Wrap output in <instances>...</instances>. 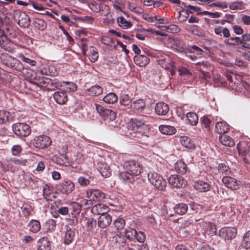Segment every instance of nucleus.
<instances>
[{
    "label": "nucleus",
    "instance_id": "f257e3e1",
    "mask_svg": "<svg viewBox=\"0 0 250 250\" xmlns=\"http://www.w3.org/2000/svg\"><path fill=\"white\" fill-rule=\"evenodd\" d=\"M131 131L130 132V137L137 141L139 139L148 137L149 128L144 121L135 119L131 122Z\"/></svg>",
    "mask_w": 250,
    "mask_h": 250
},
{
    "label": "nucleus",
    "instance_id": "f03ea898",
    "mask_svg": "<svg viewBox=\"0 0 250 250\" xmlns=\"http://www.w3.org/2000/svg\"><path fill=\"white\" fill-rule=\"evenodd\" d=\"M148 179L149 182L158 189L163 190L165 189L166 181L162 176L157 173H149Z\"/></svg>",
    "mask_w": 250,
    "mask_h": 250
},
{
    "label": "nucleus",
    "instance_id": "7ed1b4c3",
    "mask_svg": "<svg viewBox=\"0 0 250 250\" xmlns=\"http://www.w3.org/2000/svg\"><path fill=\"white\" fill-rule=\"evenodd\" d=\"M95 105L97 112L105 122V123H109L115 120L116 114L114 111L105 108L100 104H95Z\"/></svg>",
    "mask_w": 250,
    "mask_h": 250
},
{
    "label": "nucleus",
    "instance_id": "20e7f679",
    "mask_svg": "<svg viewBox=\"0 0 250 250\" xmlns=\"http://www.w3.org/2000/svg\"><path fill=\"white\" fill-rule=\"evenodd\" d=\"M12 127L14 133L20 137H26L31 133L30 126L25 123H15Z\"/></svg>",
    "mask_w": 250,
    "mask_h": 250
},
{
    "label": "nucleus",
    "instance_id": "39448f33",
    "mask_svg": "<svg viewBox=\"0 0 250 250\" xmlns=\"http://www.w3.org/2000/svg\"><path fill=\"white\" fill-rule=\"evenodd\" d=\"M123 166L124 170L130 172L134 177L139 175L142 172V167L135 160L125 161Z\"/></svg>",
    "mask_w": 250,
    "mask_h": 250
},
{
    "label": "nucleus",
    "instance_id": "423d86ee",
    "mask_svg": "<svg viewBox=\"0 0 250 250\" xmlns=\"http://www.w3.org/2000/svg\"><path fill=\"white\" fill-rule=\"evenodd\" d=\"M158 63L164 69L169 71L171 76L175 74V66L174 62L167 55L161 56L157 61Z\"/></svg>",
    "mask_w": 250,
    "mask_h": 250
},
{
    "label": "nucleus",
    "instance_id": "0eeeda50",
    "mask_svg": "<svg viewBox=\"0 0 250 250\" xmlns=\"http://www.w3.org/2000/svg\"><path fill=\"white\" fill-rule=\"evenodd\" d=\"M51 142V140L48 136L41 135L34 139L33 144L37 148L43 149L49 146Z\"/></svg>",
    "mask_w": 250,
    "mask_h": 250
},
{
    "label": "nucleus",
    "instance_id": "6e6552de",
    "mask_svg": "<svg viewBox=\"0 0 250 250\" xmlns=\"http://www.w3.org/2000/svg\"><path fill=\"white\" fill-rule=\"evenodd\" d=\"M168 183L173 187L177 188H184L187 182L183 177L178 175H172L168 178Z\"/></svg>",
    "mask_w": 250,
    "mask_h": 250
},
{
    "label": "nucleus",
    "instance_id": "1a4fd4ad",
    "mask_svg": "<svg viewBox=\"0 0 250 250\" xmlns=\"http://www.w3.org/2000/svg\"><path fill=\"white\" fill-rule=\"evenodd\" d=\"M130 107L132 109L134 112L141 114L144 116H147L145 110H149V109L146 108V104L143 100L139 99L135 101L131 104Z\"/></svg>",
    "mask_w": 250,
    "mask_h": 250
},
{
    "label": "nucleus",
    "instance_id": "9d476101",
    "mask_svg": "<svg viewBox=\"0 0 250 250\" xmlns=\"http://www.w3.org/2000/svg\"><path fill=\"white\" fill-rule=\"evenodd\" d=\"M86 197L95 201H101L105 198V194L96 189H88L86 191Z\"/></svg>",
    "mask_w": 250,
    "mask_h": 250
},
{
    "label": "nucleus",
    "instance_id": "9b49d317",
    "mask_svg": "<svg viewBox=\"0 0 250 250\" xmlns=\"http://www.w3.org/2000/svg\"><path fill=\"white\" fill-rule=\"evenodd\" d=\"M239 154L243 157L244 161L250 163V145L248 146L245 142L240 143L237 145Z\"/></svg>",
    "mask_w": 250,
    "mask_h": 250
},
{
    "label": "nucleus",
    "instance_id": "f8f14e48",
    "mask_svg": "<svg viewBox=\"0 0 250 250\" xmlns=\"http://www.w3.org/2000/svg\"><path fill=\"white\" fill-rule=\"evenodd\" d=\"M237 234L236 229L231 227H225L219 231V235L225 240H231Z\"/></svg>",
    "mask_w": 250,
    "mask_h": 250
},
{
    "label": "nucleus",
    "instance_id": "ddd939ff",
    "mask_svg": "<svg viewBox=\"0 0 250 250\" xmlns=\"http://www.w3.org/2000/svg\"><path fill=\"white\" fill-rule=\"evenodd\" d=\"M222 182L226 187L231 190H237L240 187V182L230 176H224Z\"/></svg>",
    "mask_w": 250,
    "mask_h": 250
},
{
    "label": "nucleus",
    "instance_id": "4468645a",
    "mask_svg": "<svg viewBox=\"0 0 250 250\" xmlns=\"http://www.w3.org/2000/svg\"><path fill=\"white\" fill-rule=\"evenodd\" d=\"M61 190L62 193L69 194L75 189L74 183L69 180H65L61 183Z\"/></svg>",
    "mask_w": 250,
    "mask_h": 250
},
{
    "label": "nucleus",
    "instance_id": "2eb2a0df",
    "mask_svg": "<svg viewBox=\"0 0 250 250\" xmlns=\"http://www.w3.org/2000/svg\"><path fill=\"white\" fill-rule=\"evenodd\" d=\"M97 169L104 177H108L111 175V170L108 165L103 161H99L97 165Z\"/></svg>",
    "mask_w": 250,
    "mask_h": 250
},
{
    "label": "nucleus",
    "instance_id": "dca6fc26",
    "mask_svg": "<svg viewBox=\"0 0 250 250\" xmlns=\"http://www.w3.org/2000/svg\"><path fill=\"white\" fill-rule=\"evenodd\" d=\"M109 210L108 207L102 203L94 205L91 208V212L94 214L103 215L106 214Z\"/></svg>",
    "mask_w": 250,
    "mask_h": 250
},
{
    "label": "nucleus",
    "instance_id": "f3484780",
    "mask_svg": "<svg viewBox=\"0 0 250 250\" xmlns=\"http://www.w3.org/2000/svg\"><path fill=\"white\" fill-rule=\"evenodd\" d=\"M111 222V216L106 213L99 217L98 220V225L99 227L104 229L108 227Z\"/></svg>",
    "mask_w": 250,
    "mask_h": 250
},
{
    "label": "nucleus",
    "instance_id": "a211bd4d",
    "mask_svg": "<svg viewBox=\"0 0 250 250\" xmlns=\"http://www.w3.org/2000/svg\"><path fill=\"white\" fill-rule=\"evenodd\" d=\"M194 188L199 192H207L210 190V185L206 182L198 180L194 183Z\"/></svg>",
    "mask_w": 250,
    "mask_h": 250
},
{
    "label": "nucleus",
    "instance_id": "6ab92c4d",
    "mask_svg": "<svg viewBox=\"0 0 250 250\" xmlns=\"http://www.w3.org/2000/svg\"><path fill=\"white\" fill-rule=\"evenodd\" d=\"M53 97L55 101L59 104H65L67 100V94L62 91H56L54 93Z\"/></svg>",
    "mask_w": 250,
    "mask_h": 250
},
{
    "label": "nucleus",
    "instance_id": "aec40b11",
    "mask_svg": "<svg viewBox=\"0 0 250 250\" xmlns=\"http://www.w3.org/2000/svg\"><path fill=\"white\" fill-rule=\"evenodd\" d=\"M18 24L22 27H28L30 24V20L28 16L24 12H20Z\"/></svg>",
    "mask_w": 250,
    "mask_h": 250
},
{
    "label": "nucleus",
    "instance_id": "412c9836",
    "mask_svg": "<svg viewBox=\"0 0 250 250\" xmlns=\"http://www.w3.org/2000/svg\"><path fill=\"white\" fill-rule=\"evenodd\" d=\"M216 132L221 135L227 133L229 130V125L225 122H218L215 125Z\"/></svg>",
    "mask_w": 250,
    "mask_h": 250
},
{
    "label": "nucleus",
    "instance_id": "4be33fe9",
    "mask_svg": "<svg viewBox=\"0 0 250 250\" xmlns=\"http://www.w3.org/2000/svg\"><path fill=\"white\" fill-rule=\"evenodd\" d=\"M75 238V229L71 228L67 229L63 237L64 243L69 245L74 241Z\"/></svg>",
    "mask_w": 250,
    "mask_h": 250
},
{
    "label": "nucleus",
    "instance_id": "5701e85b",
    "mask_svg": "<svg viewBox=\"0 0 250 250\" xmlns=\"http://www.w3.org/2000/svg\"><path fill=\"white\" fill-rule=\"evenodd\" d=\"M155 110L157 114L159 115H165L168 112L169 106L167 104L164 102H159L156 104Z\"/></svg>",
    "mask_w": 250,
    "mask_h": 250
},
{
    "label": "nucleus",
    "instance_id": "b1692460",
    "mask_svg": "<svg viewBox=\"0 0 250 250\" xmlns=\"http://www.w3.org/2000/svg\"><path fill=\"white\" fill-rule=\"evenodd\" d=\"M134 61L137 65L144 67L149 63V59L146 55H139L134 57Z\"/></svg>",
    "mask_w": 250,
    "mask_h": 250
},
{
    "label": "nucleus",
    "instance_id": "393cba45",
    "mask_svg": "<svg viewBox=\"0 0 250 250\" xmlns=\"http://www.w3.org/2000/svg\"><path fill=\"white\" fill-rule=\"evenodd\" d=\"M102 87L98 85H95L85 90V93L89 96H97L103 93Z\"/></svg>",
    "mask_w": 250,
    "mask_h": 250
},
{
    "label": "nucleus",
    "instance_id": "a878e982",
    "mask_svg": "<svg viewBox=\"0 0 250 250\" xmlns=\"http://www.w3.org/2000/svg\"><path fill=\"white\" fill-rule=\"evenodd\" d=\"M13 118L12 114L9 111L3 110H0V124H5L13 121Z\"/></svg>",
    "mask_w": 250,
    "mask_h": 250
},
{
    "label": "nucleus",
    "instance_id": "bb28decb",
    "mask_svg": "<svg viewBox=\"0 0 250 250\" xmlns=\"http://www.w3.org/2000/svg\"><path fill=\"white\" fill-rule=\"evenodd\" d=\"M50 244L48 238L42 237L38 242V250H50Z\"/></svg>",
    "mask_w": 250,
    "mask_h": 250
},
{
    "label": "nucleus",
    "instance_id": "cd10ccee",
    "mask_svg": "<svg viewBox=\"0 0 250 250\" xmlns=\"http://www.w3.org/2000/svg\"><path fill=\"white\" fill-rule=\"evenodd\" d=\"M49 80L44 77L36 76L31 79V82L39 87L46 86V83H48Z\"/></svg>",
    "mask_w": 250,
    "mask_h": 250
},
{
    "label": "nucleus",
    "instance_id": "c85d7f7f",
    "mask_svg": "<svg viewBox=\"0 0 250 250\" xmlns=\"http://www.w3.org/2000/svg\"><path fill=\"white\" fill-rule=\"evenodd\" d=\"M118 176L124 182L131 183L134 181V177L127 170L119 172Z\"/></svg>",
    "mask_w": 250,
    "mask_h": 250
},
{
    "label": "nucleus",
    "instance_id": "c756f323",
    "mask_svg": "<svg viewBox=\"0 0 250 250\" xmlns=\"http://www.w3.org/2000/svg\"><path fill=\"white\" fill-rule=\"evenodd\" d=\"M219 140L224 146L231 147L235 145L233 140L230 136L227 135H221L220 136Z\"/></svg>",
    "mask_w": 250,
    "mask_h": 250
},
{
    "label": "nucleus",
    "instance_id": "7c9ffc66",
    "mask_svg": "<svg viewBox=\"0 0 250 250\" xmlns=\"http://www.w3.org/2000/svg\"><path fill=\"white\" fill-rule=\"evenodd\" d=\"M39 73L42 75L46 76H55L57 72L53 66H47L41 69Z\"/></svg>",
    "mask_w": 250,
    "mask_h": 250
},
{
    "label": "nucleus",
    "instance_id": "2f4dec72",
    "mask_svg": "<svg viewBox=\"0 0 250 250\" xmlns=\"http://www.w3.org/2000/svg\"><path fill=\"white\" fill-rule=\"evenodd\" d=\"M159 128L162 133L168 135L174 134L176 130L174 127L168 125H161Z\"/></svg>",
    "mask_w": 250,
    "mask_h": 250
},
{
    "label": "nucleus",
    "instance_id": "473e14b6",
    "mask_svg": "<svg viewBox=\"0 0 250 250\" xmlns=\"http://www.w3.org/2000/svg\"><path fill=\"white\" fill-rule=\"evenodd\" d=\"M92 62H96L99 58V53L96 48L93 46H90L89 49V52L88 54H86Z\"/></svg>",
    "mask_w": 250,
    "mask_h": 250
},
{
    "label": "nucleus",
    "instance_id": "72a5a7b5",
    "mask_svg": "<svg viewBox=\"0 0 250 250\" xmlns=\"http://www.w3.org/2000/svg\"><path fill=\"white\" fill-rule=\"evenodd\" d=\"M1 59L3 60V63L8 67L12 68L16 60V58L11 57L7 54H2Z\"/></svg>",
    "mask_w": 250,
    "mask_h": 250
},
{
    "label": "nucleus",
    "instance_id": "f704fd0d",
    "mask_svg": "<svg viewBox=\"0 0 250 250\" xmlns=\"http://www.w3.org/2000/svg\"><path fill=\"white\" fill-rule=\"evenodd\" d=\"M180 141L181 144L185 147L190 149L195 147V144L193 141L187 136L181 137Z\"/></svg>",
    "mask_w": 250,
    "mask_h": 250
},
{
    "label": "nucleus",
    "instance_id": "c9c22d12",
    "mask_svg": "<svg viewBox=\"0 0 250 250\" xmlns=\"http://www.w3.org/2000/svg\"><path fill=\"white\" fill-rule=\"evenodd\" d=\"M175 169L178 173L184 174L188 170L186 164L182 161H178L175 164Z\"/></svg>",
    "mask_w": 250,
    "mask_h": 250
},
{
    "label": "nucleus",
    "instance_id": "e433bc0d",
    "mask_svg": "<svg viewBox=\"0 0 250 250\" xmlns=\"http://www.w3.org/2000/svg\"><path fill=\"white\" fill-rule=\"evenodd\" d=\"M118 24L120 27L123 29H127L132 26L131 21H127L124 17L121 16L117 19Z\"/></svg>",
    "mask_w": 250,
    "mask_h": 250
},
{
    "label": "nucleus",
    "instance_id": "4c0bfd02",
    "mask_svg": "<svg viewBox=\"0 0 250 250\" xmlns=\"http://www.w3.org/2000/svg\"><path fill=\"white\" fill-rule=\"evenodd\" d=\"M117 100L118 96L113 92L109 93L103 98V101L108 104H113L117 102Z\"/></svg>",
    "mask_w": 250,
    "mask_h": 250
},
{
    "label": "nucleus",
    "instance_id": "58836bf2",
    "mask_svg": "<svg viewBox=\"0 0 250 250\" xmlns=\"http://www.w3.org/2000/svg\"><path fill=\"white\" fill-rule=\"evenodd\" d=\"M111 241L119 246H124L125 244L126 239L122 234H117L112 237Z\"/></svg>",
    "mask_w": 250,
    "mask_h": 250
},
{
    "label": "nucleus",
    "instance_id": "ea45409f",
    "mask_svg": "<svg viewBox=\"0 0 250 250\" xmlns=\"http://www.w3.org/2000/svg\"><path fill=\"white\" fill-rule=\"evenodd\" d=\"M188 206L184 203H180L176 205L174 208L175 212L179 215L186 213L188 210Z\"/></svg>",
    "mask_w": 250,
    "mask_h": 250
},
{
    "label": "nucleus",
    "instance_id": "a19ab883",
    "mask_svg": "<svg viewBox=\"0 0 250 250\" xmlns=\"http://www.w3.org/2000/svg\"><path fill=\"white\" fill-rule=\"evenodd\" d=\"M186 117L189 124L191 125H195L198 122V117L194 112L188 113Z\"/></svg>",
    "mask_w": 250,
    "mask_h": 250
},
{
    "label": "nucleus",
    "instance_id": "79ce46f5",
    "mask_svg": "<svg viewBox=\"0 0 250 250\" xmlns=\"http://www.w3.org/2000/svg\"><path fill=\"white\" fill-rule=\"evenodd\" d=\"M245 4L242 1H235L231 2L229 5V8L232 10H243L245 8Z\"/></svg>",
    "mask_w": 250,
    "mask_h": 250
},
{
    "label": "nucleus",
    "instance_id": "37998d69",
    "mask_svg": "<svg viewBox=\"0 0 250 250\" xmlns=\"http://www.w3.org/2000/svg\"><path fill=\"white\" fill-rule=\"evenodd\" d=\"M202 227L205 231L208 234H211L216 231L215 226L210 222H204L202 224Z\"/></svg>",
    "mask_w": 250,
    "mask_h": 250
},
{
    "label": "nucleus",
    "instance_id": "c03bdc74",
    "mask_svg": "<svg viewBox=\"0 0 250 250\" xmlns=\"http://www.w3.org/2000/svg\"><path fill=\"white\" fill-rule=\"evenodd\" d=\"M28 226L29 230L34 233L37 232L41 228L40 222L36 220H31Z\"/></svg>",
    "mask_w": 250,
    "mask_h": 250
},
{
    "label": "nucleus",
    "instance_id": "a18cd8bd",
    "mask_svg": "<svg viewBox=\"0 0 250 250\" xmlns=\"http://www.w3.org/2000/svg\"><path fill=\"white\" fill-rule=\"evenodd\" d=\"M173 43L171 44V47L176 51L180 53L183 52L184 49L181 42L178 39L173 40Z\"/></svg>",
    "mask_w": 250,
    "mask_h": 250
},
{
    "label": "nucleus",
    "instance_id": "49530a36",
    "mask_svg": "<svg viewBox=\"0 0 250 250\" xmlns=\"http://www.w3.org/2000/svg\"><path fill=\"white\" fill-rule=\"evenodd\" d=\"M241 41V39L239 37H231L224 40L226 44L233 46L238 45Z\"/></svg>",
    "mask_w": 250,
    "mask_h": 250
},
{
    "label": "nucleus",
    "instance_id": "de8ad7c7",
    "mask_svg": "<svg viewBox=\"0 0 250 250\" xmlns=\"http://www.w3.org/2000/svg\"><path fill=\"white\" fill-rule=\"evenodd\" d=\"M125 237L130 240H135V235L137 234V231L132 228H128L125 231Z\"/></svg>",
    "mask_w": 250,
    "mask_h": 250
},
{
    "label": "nucleus",
    "instance_id": "09e8293b",
    "mask_svg": "<svg viewBox=\"0 0 250 250\" xmlns=\"http://www.w3.org/2000/svg\"><path fill=\"white\" fill-rule=\"evenodd\" d=\"M56 221L53 219H49L46 221L45 225V229L47 232H52L55 230L56 228Z\"/></svg>",
    "mask_w": 250,
    "mask_h": 250
},
{
    "label": "nucleus",
    "instance_id": "8fccbe9b",
    "mask_svg": "<svg viewBox=\"0 0 250 250\" xmlns=\"http://www.w3.org/2000/svg\"><path fill=\"white\" fill-rule=\"evenodd\" d=\"M163 30L172 33H176L180 31V28L175 24H170L168 26H164Z\"/></svg>",
    "mask_w": 250,
    "mask_h": 250
},
{
    "label": "nucleus",
    "instance_id": "3c124183",
    "mask_svg": "<svg viewBox=\"0 0 250 250\" xmlns=\"http://www.w3.org/2000/svg\"><path fill=\"white\" fill-rule=\"evenodd\" d=\"M21 209L25 216H28L33 211L32 207L28 204H24L21 207Z\"/></svg>",
    "mask_w": 250,
    "mask_h": 250
},
{
    "label": "nucleus",
    "instance_id": "603ef678",
    "mask_svg": "<svg viewBox=\"0 0 250 250\" xmlns=\"http://www.w3.org/2000/svg\"><path fill=\"white\" fill-rule=\"evenodd\" d=\"M131 102V99L128 94H123L120 98V103L123 105H128Z\"/></svg>",
    "mask_w": 250,
    "mask_h": 250
},
{
    "label": "nucleus",
    "instance_id": "864d4df0",
    "mask_svg": "<svg viewBox=\"0 0 250 250\" xmlns=\"http://www.w3.org/2000/svg\"><path fill=\"white\" fill-rule=\"evenodd\" d=\"M63 84H65L64 85L65 87V90L67 92H74L77 90L76 85L72 82H62Z\"/></svg>",
    "mask_w": 250,
    "mask_h": 250
},
{
    "label": "nucleus",
    "instance_id": "5fc2aeb1",
    "mask_svg": "<svg viewBox=\"0 0 250 250\" xmlns=\"http://www.w3.org/2000/svg\"><path fill=\"white\" fill-rule=\"evenodd\" d=\"M242 245L247 249L250 248V230L247 231L245 234Z\"/></svg>",
    "mask_w": 250,
    "mask_h": 250
},
{
    "label": "nucleus",
    "instance_id": "6e6d98bb",
    "mask_svg": "<svg viewBox=\"0 0 250 250\" xmlns=\"http://www.w3.org/2000/svg\"><path fill=\"white\" fill-rule=\"evenodd\" d=\"M125 224V220L122 218H118L114 221V225L117 230L123 229Z\"/></svg>",
    "mask_w": 250,
    "mask_h": 250
},
{
    "label": "nucleus",
    "instance_id": "4d7b16f0",
    "mask_svg": "<svg viewBox=\"0 0 250 250\" xmlns=\"http://www.w3.org/2000/svg\"><path fill=\"white\" fill-rule=\"evenodd\" d=\"M67 146L65 144H62L58 146L57 151L61 156L64 158L67 151Z\"/></svg>",
    "mask_w": 250,
    "mask_h": 250
},
{
    "label": "nucleus",
    "instance_id": "13d9d810",
    "mask_svg": "<svg viewBox=\"0 0 250 250\" xmlns=\"http://www.w3.org/2000/svg\"><path fill=\"white\" fill-rule=\"evenodd\" d=\"M200 123L202 126L205 127L208 129L209 128L211 121L207 117L205 116L201 117L200 119Z\"/></svg>",
    "mask_w": 250,
    "mask_h": 250
},
{
    "label": "nucleus",
    "instance_id": "bf43d9fd",
    "mask_svg": "<svg viewBox=\"0 0 250 250\" xmlns=\"http://www.w3.org/2000/svg\"><path fill=\"white\" fill-rule=\"evenodd\" d=\"M11 68L13 70L21 72L24 69V66L22 63L16 59L14 64H13Z\"/></svg>",
    "mask_w": 250,
    "mask_h": 250
},
{
    "label": "nucleus",
    "instance_id": "052dcab7",
    "mask_svg": "<svg viewBox=\"0 0 250 250\" xmlns=\"http://www.w3.org/2000/svg\"><path fill=\"white\" fill-rule=\"evenodd\" d=\"M89 7L94 12L98 13L101 10V4H98L96 2H91L89 4Z\"/></svg>",
    "mask_w": 250,
    "mask_h": 250
},
{
    "label": "nucleus",
    "instance_id": "680f3d73",
    "mask_svg": "<svg viewBox=\"0 0 250 250\" xmlns=\"http://www.w3.org/2000/svg\"><path fill=\"white\" fill-rule=\"evenodd\" d=\"M35 26L42 30L44 29L46 27V23L44 21L41 19H36L34 21Z\"/></svg>",
    "mask_w": 250,
    "mask_h": 250
},
{
    "label": "nucleus",
    "instance_id": "e2e57ef3",
    "mask_svg": "<svg viewBox=\"0 0 250 250\" xmlns=\"http://www.w3.org/2000/svg\"><path fill=\"white\" fill-rule=\"evenodd\" d=\"M86 226L88 229H92L96 226V221L92 218H89L86 219Z\"/></svg>",
    "mask_w": 250,
    "mask_h": 250
},
{
    "label": "nucleus",
    "instance_id": "0e129e2a",
    "mask_svg": "<svg viewBox=\"0 0 250 250\" xmlns=\"http://www.w3.org/2000/svg\"><path fill=\"white\" fill-rule=\"evenodd\" d=\"M78 182L80 186L85 187L90 183L89 180L83 176H80L78 178Z\"/></svg>",
    "mask_w": 250,
    "mask_h": 250
},
{
    "label": "nucleus",
    "instance_id": "69168bd1",
    "mask_svg": "<svg viewBox=\"0 0 250 250\" xmlns=\"http://www.w3.org/2000/svg\"><path fill=\"white\" fill-rule=\"evenodd\" d=\"M135 235V240L140 243H144L146 239V235L143 232H137V234Z\"/></svg>",
    "mask_w": 250,
    "mask_h": 250
},
{
    "label": "nucleus",
    "instance_id": "338daca9",
    "mask_svg": "<svg viewBox=\"0 0 250 250\" xmlns=\"http://www.w3.org/2000/svg\"><path fill=\"white\" fill-rule=\"evenodd\" d=\"M20 57L22 61L30 64L31 66H34L36 64V61L29 58H26L23 55H21Z\"/></svg>",
    "mask_w": 250,
    "mask_h": 250
},
{
    "label": "nucleus",
    "instance_id": "774afa93",
    "mask_svg": "<svg viewBox=\"0 0 250 250\" xmlns=\"http://www.w3.org/2000/svg\"><path fill=\"white\" fill-rule=\"evenodd\" d=\"M85 159V157L84 154L81 152H78L77 153L76 156V161L78 164L82 163L84 162Z\"/></svg>",
    "mask_w": 250,
    "mask_h": 250
}]
</instances>
